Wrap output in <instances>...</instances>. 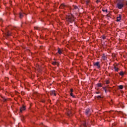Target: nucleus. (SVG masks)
I'll list each match as a JSON object with an SVG mask.
<instances>
[{
  "mask_svg": "<svg viewBox=\"0 0 127 127\" xmlns=\"http://www.w3.org/2000/svg\"><path fill=\"white\" fill-rule=\"evenodd\" d=\"M124 5H125V4H124V2H123L122 1L119 0L117 3L116 7H117L119 9H122V8L124 7Z\"/></svg>",
  "mask_w": 127,
  "mask_h": 127,
  "instance_id": "1",
  "label": "nucleus"
},
{
  "mask_svg": "<svg viewBox=\"0 0 127 127\" xmlns=\"http://www.w3.org/2000/svg\"><path fill=\"white\" fill-rule=\"evenodd\" d=\"M90 127L89 122H88V121H83L81 126V127Z\"/></svg>",
  "mask_w": 127,
  "mask_h": 127,
  "instance_id": "2",
  "label": "nucleus"
},
{
  "mask_svg": "<svg viewBox=\"0 0 127 127\" xmlns=\"http://www.w3.org/2000/svg\"><path fill=\"white\" fill-rule=\"evenodd\" d=\"M67 20L71 23L74 21V17L73 16H68L67 17Z\"/></svg>",
  "mask_w": 127,
  "mask_h": 127,
  "instance_id": "3",
  "label": "nucleus"
},
{
  "mask_svg": "<svg viewBox=\"0 0 127 127\" xmlns=\"http://www.w3.org/2000/svg\"><path fill=\"white\" fill-rule=\"evenodd\" d=\"M85 114L86 116H90L91 115V113L90 112V109H87L85 110Z\"/></svg>",
  "mask_w": 127,
  "mask_h": 127,
  "instance_id": "4",
  "label": "nucleus"
},
{
  "mask_svg": "<svg viewBox=\"0 0 127 127\" xmlns=\"http://www.w3.org/2000/svg\"><path fill=\"white\" fill-rule=\"evenodd\" d=\"M94 66H97L98 69H100V68L101 67V66H100V62H98L94 63Z\"/></svg>",
  "mask_w": 127,
  "mask_h": 127,
  "instance_id": "5",
  "label": "nucleus"
},
{
  "mask_svg": "<svg viewBox=\"0 0 127 127\" xmlns=\"http://www.w3.org/2000/svg\"><path fill=\"white\" fill-rule=\"evenodd\" d=\"M50 94L51 95V96H56V93H55V91L54 90H52L51 91H50Z\"/></svg>",
  "mask_w": 127,
  "mask_h": 127,
  "instance_id": "6",
  "label": "nucleus"
},
{
  "mask_svg": "<svg viewBox=\"0 0 127 127\" xmlns=\"http://www.w3.org/2000/svg\"><path fill=\"white\" fill-rule=\"evenodd\" d=\"M122 19V15L119 14V16L117 17V20L116 21L119 22Z\"/></svg>",
  "mask_w": 127,
  "mask_h": 127,
  "instance_id": "7",
  "label": "nucleus"
},
{
  "mask_svg": "<svg viewBox=\"0 0 127 127\" xmlns=\"http://www.w3.org/2000/svg\"><path fill=\"white\" fill-rule=\"evenodd\" d=\"M22 111H25V106H23L22 107L20 108V112L22 113Z\"/></svg>",
  "mask_w": 127,
  "mask_h": 127,
  "instance_id": "8",
  "label": "nucleus"
},
{
  "mask_svg": "<svg viewBox=\"0 0 127 127\" xmlns=\"http://www.w3.org/2000/svg\"><path fill=\"white\" fill-rule=\"evenodd\" d=\"M6 35L7 37H8V36H10V35H11V33H10V32L8 31H7L6 33Z\"/></svg>",
  "mask_w": 127,
  "mask_h": 127,
  "instance_id": "9",
  "label": "nucleus"
},
{
  "mask_svg": "<svg viewBox=\"0 0 127 127\" xmlns=\"http://www.w3.org/2000/svg\"><path fill=\"white\" fill-rule=\"evenodd\" d=\"M66 7V5L65 4H62L60 6V8H65Z\"/></svg>",
  "mask_w": 127,
  "mask_h": 127,
  "instance_id": "10",
  "label": "nucleus"
},
{
  "mask_svg": "<svg viewBox=\"0 0 127 127\" xmlns=\"http://www.w3.org/2000/svg\"><path fill=\"white\" fill-rule=\"evenodd\" d=\"M102 59L104 61L107 60V56H106V55H105V54H103L102 55Z\"/></svg>",
  "mask_w": 127,
  "mask_h": 127,
  "instance_id": "11",
  "label": "nucleus"
},
{
  "mask_svg": "<svg viewBox=\"0 0 127 127\" xmlns=\"http://www.w3.org/2000/svg\"><path fill=\"white\" fill-rule=\"evenodd\" d=\"M58 52L59 53V54H62V50H61V49H60V48H58Z\"/></svg>",
  "mask_w": 127,
  "mask_h": 127,
  "instance_id": "12",
  "label": "nucleus"
},
{
  "mask_svg": "<svg viewBox=\"0 0 127 127\" xmlns=\"http://www.w3.org/2000/svg\"><path fill=\"white\" fill-rule=\"evenodd\" d=\"M19 17L20 18H22L23 17V13L20 12L19 14Z\"/></svg>",
  "mask_w": 127,
  "mask_h": 127,
  "instance_id": "13",
  "label": "nucleus"
},
{
  "mask_svg": "<svg viewBox=\"0 0 127 127\" xmlns=\"http://www.w3.org/2000/svg\"><path fill=\"white\" fill-rule=\"evenodd\" d=\"M73 9H75L76 10H79V8H78V6L73 5Z\"/></svg>",
  "mask_w": 127,
  "mask_h": 127,
  "instance_id": "14",
  "label": "nucleus"
},
{
  "mask_svg": "<svg viewBox=\"0 0 127 127\" xmlns=\"http://www.w3.org/2000/svg\"><path fill=\"white\" fill-rule=\"evenodd\" d=\"M114 69L116 72H118L119 71V68L116 67V66H114Z\"/></svg>",
  "mask_w": 127,
  "mask_h": 127,
  "instance_id": "15",
  "label": "nucleus"
},
{
  "mask_svg": "<svg viewBox=\"0 0 127 127\" xmlns=\"http://www.w3.org/2000/svg\"><path fill=\"white\" fill-rule=\"evenodd\" d=\"M97 87H98L99 88L102 87V83H97Z\"/></svg>",
  "mask_w": 127,
  "mask_h": 127,
  "instance_id": "16",
  "label": "nucleus"
},
{
  "mask_svg": "<svg viewBox=\"0 0 127 127\" xmlns=\"http://www.w3.org/2000/svg\"><path fill=\"white\" fill-rule=\"evenodd\" d=\"M119 89H124V85H119Z\"/></svg>",
  "mask_w": 127,
  "mask_h": 127,
  "instance_id": "17",
  "label": "nucleus"
},
{
  "mask_svg": "<svg viewBox=\"0 0 127 127\" xmlns=\"http://www.w3.org/2000/svg\"><path fill=\"white\" fill-rule=\"evenodd\" d=\"M89 2H90V0H87L85 1V3H86V4L87 5H89Z\"/></svg>",
  "mask_w": 127,
  "mask_h": 127,
  "instance_id": "18",
  "label": "nucleus"
},
{
  "mask_svg": "<svg viewBox=\"0 0 127 127\" xmlns=\"http://www.w3.org/2000/svg\"><path fill=\"white\" fill-rule=\"evenodd\" d=\"M72 115V112H71L70 111L68 112L67 113V116H69V117Z\"/></svg>",
  "mask_w": 127,
  "mask_h": 127,
  "instance_id": "19",
  "label": "nucleus"
},
{
  "mask_svg": "<svg viewBox=\"0 0 127 127\" xmlns=\"http://www.w3.org/2000/svg\"><path fill=\"white\" fill-rule=\"evenodd\" d=\"M70 95L71 97H72V98H75V96L74 95V94H73V93L72 92H71L70 93Z\"/></svg>",
  "mask_w": 127,
  "mask_h": 127,
  "instance_id": "20",
  "label": "nucleus"
},
{
  "mask_svg": "<svg viewBox=\"0 0 127 127\" xmlns=\"http://www.w3.org/2000/svg\"><path fill=\"white\" fill-rule=\"evenodd\" d=\"M124 72H123V71H121V72H120V75H121V76H124Z\"/></svg>",
  "mask_w": 127,
  "mask_h": 127,
  "instance_id": "21",
  "label": "nucleus"
},
{
  "mask_svg": "<svg viewBox=\"0 0 127 127\" xmlns=\"http://www.w3.org/2000/svg\"><path fill=\"white\" fill-rule=\"evenodd\" d=\"M21 95H22L23 96V95H25V92H23V91H22V92H21Z\"/></svg>",
  "mask_w": 127,
  "mask_h": 127,
  "instance_id": "22",
  "label": "nucleus"
},
{
  "mask_svg": "<svg viewBox=\"0 0 127 127\" xmlns=\"http://www.w3.org/2000/svg\"><path fill=\"white\" fill-rule=\"evenodd\" d=\"M103 90H104L105 93H107V89H106V87H103Z\"/></svg>",
  "mask_w": 127,
  "mask_h": 127,
  "instance_id": "23",
  "label": "nucleus"
},
{
  "mask_svg": "<svg viewBox=\"0 0 127 127\" xmlns=\"http://www.w3.org/2000/svg\"><path fill=\"white\" fill-rule=\"evenodd\" d=\"M56 64H57V63L56 62H54L52 63L53 65H56Z\"/></svg>",
  "mask_w": 127,
  "mask_h": 127,
  "instance_id": "24",
  "label": "nucleus"
},
{
  "mask_svg": "<svg viewBox=\"0 0 127 127\" xmlns=\"http://www.w3.org/2000/svg\"><path fill=\"white\" fill-rule=\"evenodd\" d=\"M102 11H103L104 12H105V11H106V12H108V9L102 10Z\"/></svg>",
  "mask_w": 127,
  "mask_h": 127,
  "instance_id": "25",
  "label": "nucleus"
},
{
  "mask_svg": "<svg viewBox=\"0 0 127 127\" xmlns=\"http://www.w3.org/2000/svg\"><path fill=\"white\" fill-rule=\"evenodd\" d=\"M101 98H102V97L101 96H97V99H101Z\"/></svg>",
  "mask_w": 127,
  "mask_h": 127,
  "instance_id": "26",
  "label": "nucleus"
},
{
  "mask_svg": "<svg viewBox=\"0 0 127 127\" xmlns=\"http://www.w3.org/2000/svg\"><path fill=\"white\" fill-rule=\"evenodd\" d=\"M102 38L103 39H106V36H103Z\"/></svg>",
  "mask_w": 127,
  "mask_h": 127,
  "instance_id": "27",
  "label": "nucleus"
},
{
  "mask_svg": "<svg viewBox=\"0 0 127 127\" xmlns=\"http://www.w3.org/2000/svg\"><path fill=\"white\" fill-rule=\"evenodd\" d=\"M3 100L4 101V102H5L6 101V99L3 98Z\"/></svg>",
  "mask_w": 127,
  "mask_h": 127,
  "instance_id": "28",
  "label": "nucleus"
},
{
  "mask_svg": "<svg viewBox=\"0 0 127 127\" xmlns=\"http://www.w3.org/2000/svg\"><path fill=\"white\" fill-rule=\"evenodd\" d=\"M96 2H97V3H99V2H100L99 0H97Z\"/></svg>",
  "mask_w": 127,
  "mask_h": 127,
  "instance_id": "29",
  "label": "nucleus"
},
{
  "mask_svg": "<svg viewBox=\"0 0 127 127\" xmlns=\"http://www.w3.org/2000/svg\"><path fill=\"white\" fill-rule=\"evenodd\" d=\"M73 89H70L71 93H73Z\"/></svg>",
  "mask_w": 127,
  "mask_h": 127,
  "instance_id": "30",
  "label": "nucleus"
},
{
  "mask_svg": "<svg viewBox=\"0 0 127 127\" xmlns=\"http://www.w3.org/2000/svg\"><path fill=\"white\" fill-rule=\"evenodd\" d=\"M109 83H110V81H106V84H109Z\"/></svg>",
  "mask_w": 127,
  "mask_h": 127,
  "instance_id": "31",
  "label": "nucleus"
},
{
  "mask_svg": "<svg viewBox=\"0 0 127 127\" xmlns=\"http://www.w3.org/2000/svg\"><path fill=\"white\" fill-rule=\"evenodd\" d=\"M35 29H38V27H35Z\"/></svg>",
  "mask_w": 127,
  "mask_h": 127,
  "instance_id": "32",
  "label": "nucleus"
},
{
  "mask_svg": "<svg viewBox=\"0 0 127 127\" xmlns=\"http://www.w3.org/2000/svg\"><path fill=\"white\" fill-rule=\"evenodd\" d=\"M99 93H100V92H96V94H99Z\"/></svg>",
  "mask_w": 127,
  "mask_h": 127,
  "instance_id": "33",
  "label": "nucleus"
},
{
  "mask_svg": "<svg viewBox=\"0 0 127 127\" xmlns=\"http://www.w3.org/2000/svg\"><path fill=\"white\" fill-rule=\"evenodd\" d=\"M0 21H2V19H0Z\"/></svg>",
  "mask_w": 127,
  "mask_h": 127,
  "instance_id": "34",
  "label": "nucleus"
},
{
  "mask_svg": "<svg viewBox=\"0 0 127 127\" xmlns=\"http://www.w3.org/2000/svg\"><path fill=\"white\" fill-rule=\"evenodd\" d=\"M107 16H109L108 15H107Z\"/></svg>",
  "mask_w": 127,
  "mask_h": 127,
  "instance_id": "35",
  "label": "nucleus"
}]
</instances>
